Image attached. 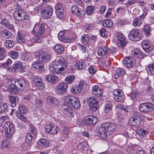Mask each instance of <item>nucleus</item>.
Instances as JSON below:
<instances>
[{"instance_id":"obj_37","label":"nucleus","mask_w":154,"mask_h":154,"mask_svg":"<svg viewBox=\"0 0 154 154\" xmlns=\"http://www.w3.org/2000/svg\"><path fill=\"white\" fill-rule=\"evenodd\" d=\"M17 41L19 43H23L25 41L23 34L18 31L17 36Z\"/></svg>"},{"instance_id":"obj_62","label":"nucleus","mask_w":154,"mask_h":154,"mask_svg":"<svg viewBox=\"0 0 154 154\" xmlns=\"http://www.w3.org/2000/svg\"><path fill=\"white\" fill-rule=\"evenodd\" d=\"M139 92L137 91L133 90L131 93V96L132 99L136 98L138 95Z\"/></svg>"},{"instance_id":"obj_19","label":"nucleus","mask_w":154,"mask_h":154,"mask_svg":"<svg viewBox=\"0 0 154 154\" xmlns=\"http://www.w3.org/2000/svg\"><path fill=\"white\" fill-rule=\"evenodd\" d=\"M49 69L51 72L54 74L62 75L64 73V68L63 66L57 68L54 65L50 66Z\"/></svg>"},{"instance_id":"obj_1","label":"nucleus","mask_w":154,"mask_h":154,"mask_svg":"<svg viewBox=\"0 0 154 154\" xmlns=\"http://www.w3.org/2000/svg\"><path fill=\"white\" fill-rule=\"evenodd\" d=\"M99 127L98 133V136L102 139L107 137V131H113L116 129V126L114 123L107 122L102 123Z\"/></svg>"},{"instance_id":"obj_23","label":"nucleus","mask_w":154,"mask_h":154,"mask_svg":"<svg viewBox=\"0 0 154 154\" xmlns=\"http://www.w3.org/2000/svg\"><path fill=\"white\" fill-rule=\"evenodd\" d=\"M142 54V52L138 49H135L131 52V54L134 57L140 59L143 58L145 56L144 54Z\"/></svg>"},{"instance_id":"obj_15","label":"nucleus","mask_w":154,"mask_h":154,"mask_svg":"<svg viewBox=\"0 0 154 154\" xmlns=\"http://www.w3.org/2000/svg\"><path fill=\"white\" fill-rule=\"evenodd\" d=\"M154 109V105L152 103H146L140 104L139 109L142 112H146L149 110H150Z\"/></svg>"},{"instance_id":"obj_52","label":"nucleus","mask_w":154,"mask_h":154,"mask_svg":"<svg viewBox=\"0 0 154 154\" xmlns=\"http://www.w3.org/2000/svg\"><path fill=\"white\" fill-rule=\"evenodd\" d=\"M88 70L90 74H94L97 71V69L96 66H91L89 67Z\"/></svg>"},{"instance_id":"obj_61","label":"nucleus","mask_w":154,"mask_h":154,"mask_svg":"<svg viewBox=\"0 0 154 154\" xmlns=\"http://www.w3.org/2000/svg\"><path fill=\"white\" fill-rule=\"evenodd\" d=\"M5 51L4 48L0 47V60H2L5 58Z\"/></svg>"},{"instance_id":"obj_28","label":"nucleus","mask_w":154,"mask_h":154,"mask_svg":"<svg viewBox=\"0 0 154 154\" xmlns=\"http://www.w3.org/2000/svg\"><path fill=\"white\" fill-rule=\"evenodd\" d=\"M33 67L39 70V71L42 72L44 71V66L42 63H40L38 61L34 62L32 64Z\"/></svg>"},{"instance_id":"obj_31","label":"nucleus","mask_w":154,"mask_h":154,"mask_svg":"<svg viewBox=\"0 0 154 154\" xmlns=\"http://www.w3.org/2000/svg\"><path fill=\"white\" fill-rule=\"evenodd\" d=\"M13 68L14 69L20 68L24 69L25 67L22 62L20 61H17L15 62L13 66Z\"/></svg>"},{"instance_id":"obj_57","label":"nucleus","mask_w":154,"mask_h":154,"mask_svg":"<svg viewBox=\"0 0 154 154\" xmlns=\"http://www.w3.org/2000/svg\"><path fill=\"white\" fill-rule=\"evenodd\" d=\"M148 69L150 75H154V63L149 64L148 66Z\"/></svg>"},{"instance_id":"obj_43","label":"nucleus","mask_w":154,"mask_h":154,"mask_svg":"<svg viewBox=\"0 0 154 154\" xmlns=\"http://www.w3.org/2000/svg\"><path fill=\"white\" fill-rule=\"evenodd\" d=\"M75 76L73 75H70L66 77L65 79V81L66 83L70 84L72 83L74 80Z\"/></svg>"},{"instance_id":"obj_46","label":"nucleus","mask_w":154,"mask_h":154,"mask_svg":"<svg viewBox=\"0 0 154 154\" xmlns=\"http://www.w3.org/2000/svg\"><path fill=\"white\" fill-rule=\"evenodd\" d=\"M62 109L66 111L71 113L72 111V108L70 107V105L67 103L63 104L62 106Z\"/></svg>"},{"instance_id":"obj_56","label":"nucleus","mask_w":154,"mask_h":154,"mask_svg":"<svg viewBox=\"0 0 154 154\" xmlns=\"http://www.w3.org/2000/svg\"><path fill=\"white\" fill-rule=\"evenodd\" d=\"M138 133L143 137H146L148 134V132L143 129H140L138 131Z\"/></svg>"},{"instance_id":"obj_35","label":"nucleus","mask_w":154,"mask_h":154,"mask_svg":"<svg viewBox=\"0 0 154 154\" xmlns=\"http://www.w3.org/2000/svg\"><path fill=\"white\" fill-rule=\"evenodd\" d=\"M142 31L144 32L146 36L150 35L151 30V27L148 25H145L142 29Z\"/></svg>"},{"instance_id":"obj_53","label":"nucleus","mask_w":154,"mask_h":154,"mask_svg":"<svg viewBox=\"0 0 154 154\" xmlns=\"http://www.w3.org/2000/svg\"><path fill=\"white\" fill-rule=\"evenodd\" d=\"M34 136L31 134L30 133H28L26 136V141L27 143H31L32 141V139Z\"/></svg>"},{"instance_id":"obj_32","label":"nucleus","mask_w":154,"mask_h":154,"mask_svg":"<svg viewBox=\"0 0 154 154\" xmlns=\"http://www.w3.org/2000/svg\"><path fill=\"white\" fill-rule=\"evenodd\" d=\"M125 72L124 69L122 68H119L117 69L114 75V78L117 79L119 78L120 76L124 75L125 74Z\"/></svg>"},{"instance_id":"obj_7","label":"nucleus","mask_w":154,"mask_h":154,"mask_svg":"<svg viewBox=\"0 0 154 154\" xmlns=\"http://www.w3.org/2000/svg\"><path fill=\"white\" fill-rule=\"evenodd\" d=\"M45 29L44 25L43 24L37 23L35 25L32 33L35 36H42L45 32Z\"/></svg>"},{"instance_id":"obj_59","label":"nucleus","mask_w":154,"mask_h":154,"mask_svg":"<svg viewBox=\"0 0 154 154\" xmlns=\"http://www.w3.org/2000/svg\"><path fill=\"white\" fill-rule=\"evenodd\" d=\"M5 44L7 48H11L14 45V42L11 40L6 41Z\"/></svg>"},{"instance_id":"obj_24","label":"nucleus","mask_w":154,"mask_h":154,"mask_svg":"<svg viewBox=\"0 0 154 154\" xmlns=\"http://www.w3.org/2000/svg\"><path fill=\"white\" fill-rule=\"evenodd\" d=\"M19 100V98L18 97L14 96H11L8 98L11 106L12 107H15L16 106Z\"/></svg>"},{"instance_id":"obj_4","label":"nucleus","mask_w":154,"mask_h":154,"mask_svg":"<svg viewBox=\"0 0 154 154\" xmlns=\"http://www.w3.org/2000/svg\"><path fill=\"white\" fill-rule=\"evenodd\" d=\"M86 101L91 111L93 112L97 110L99 104L97 99L94 97H89L87 98Z\"/></svg>"},{"instance_id":"obj_25","label":"nucleus","mask_w":154,"mask_h":154,"mask_svg":"<svg viewBox=\"0 0 154 154\" xmlns=\"http://www.w3.org/2000/svg\"><path fill=\"white\" fill-rule=\"evenodd\" d=\"M58 38L60 41L63 42L65 43L73 42L76 39V38L74 37L66 38L65 35L58 36Z\"/></svg>"},{"instance_id":"obj_42","label":"nucleus","mask_w":154,"mask_h":154,"mask_svg":"<svg viewBox=\"0 0 154 154\" xmlns=\"http://www.w3.org/2000/svg\"><path fill=\"white\" fill-rule=\"evenodd\" d=\"M144 84L146 85H148V87L147 88V91L149 93L151 94L152 93V89L150 85V82H149V79L147 78L145 79L144 81Z\"/></svg>"},{"instance_id":"obj_36","label":"nucleus","mask_w":154,"mask_h":154,"mask_svg":"<svg viewBox=\"0 0 154 154\" xmlns=\"http://www.w3.org/2000/svg\"><path fill=\"white\" fill-rule=\"evenodd\" d=\"M37 143L40 146L46 147H48L50 145L49 141L45 139H41L38 141Z\"/></svg>"},{"instance_id":"obj_39","label":"nucleus","mask_w":154,"mask_h":154,"mask_svg":"<svg viewBox=\"0 0 154 154\" xmlns=\"http://www.w3.org/2000/svg\"><path fill=\"white\" fill-rule=\"evenodd\" d=\"M81 41L85 45L87 44L89 41V38L88 34H84L81 37Z\"/></svg>"},{"instance_id":"obj_47","label":"nucleus","mask_w":154,"mask_h":154,"mask_svg":"<svg viewBox=\"0 0 154 154\" xmlns=\"http://www.w3.org/2000/svg\"><path fill=\"white\" fill-rule=\"evenodd\" d=\"M44 102L41 99H37L36 100L35 106L36 107H41L43 105Z\"/></svg>"},{"instance_id":"obj_50","label":"nucleus","mask_w":154,"mask_h":154,"mask_svg":"<svg viewBox=\"0 0 154 154\" xmlns=\"http://www.w3.org/2000/svg\"><path fill=\"white\" fill-rule=\"evenodd\" d=\"M113 94L114 96H120L124 95L122 91L120 89L114 90L113 92Z\"/></svg>"},{"instance_id":"obj_58","label":"nucleus","mask_w":154,"mask_h":154,"mask_svg":"<svg viewBox=\"0 0 154 154\" xmlns=\"http://www.w3.org/2000/svg\"><path fill=\"white\" fill-rule=\"evenodd\" d=\"M21 57L22 60L26 61L29 59V56L27 52H23L22 53Z\"/></svg>"},{"instance_id":"obj_2","label":"nucleus","mask_w":154,"mask_h":154,"mask_svg":"<svg viewBox=\"0 0 154 154\" xmlns=\"http://www.w3.org/2000/svg\"><path fill=\"white\" fill-rule=\"evenodd\" d=\"M14 84V85L11 84L9 86L8 91L10 94H17L18 93V89L21 91L23 90L26 85V82L22 79H16Z\"/></svg>"},{"instance_id":"obj_20","label":"nucleus","mask_w":154,"mask_h":154,"mask_svg":"<svg viewBox=\"0 0 154 154\" xmlns=\"http://www.w3.org/2000/svg\"><path fill=\"white\" fill-rule=\"evenodd\" d=\"M135 60L134 58L130 57L125 58L123 63L125 66L128 68H131L134 66L135 64Z\"/></svg>"},{"instance_id":"obj_54","label":"nucleus","mask_w":154,"mask_h":154,"mask_svg":"<svg viewBox=\"0 0 154 154\" xmlns=\"http://www.w3.org/2000/svg\"><path fill=\"white\" fill-rule=\"evenodd\" d=\"M53 125L51 123H49L46 125L45 126V130L46 132L50 134Z\"/></svg>"},{"instance_id":"obj_45","label":"nucleus","mask_w":154,"mask_h":154,"mask_svg":"<svg viewBox=\"0 0 154 154\" xmlns=\"http://www.w3.org/2000/svg\"><path fill=\"white\" fill-rule=\"evenodd\" d=\"M54 51L58 53H62L64 51L63 48L60 45H57L54 46Z\"/></svg>"},{"instance_id":"obj_18","label":"nucleus","mask_w":154,"mask_h":154,"mask_svg":"<svg viewBox=\"0 0 154 154\" xmlns=\"http://www.w3.org/2000/svg\"><path fill=\"white\" fill-rule=\"evenodd\" d=\"M67 65V61L64 58L60 57H57L56 59L53 62V65L58 66L60 65L66 66Z\"/></svg>"},{"instance_id":"obj_27","label":"nucleus","mask_w":154,"mask_h":154,"mask_svg":"<svg viewBox=\"0 0 154 154\" xmlns=\"http://www.w3.org/2000/svg\"><path fill=\"white\" fill-rule=\"evenodd\" d=\"M144 50L147 53H149L151 49V47L149 42L147 40L143 41L141 43Z\"/></svg>"},{"instance_id":"obj_14","label":"nucleus","mask_w":154,"mask_h":154,"mask_svg":"<svg viewBox=\"0 0 154 154\" xmlns=\"http://www.w3.org/2000/svg\"><path fill=\"white\" fill-rule=\"evenodd\" d=\"M117 43L119 47L121 48L124 47L126 45V38L121 33H118L117 35Z\"/></svg>"},{"instance_id":"obj_40","label":"nucleus","mask_w":154,"mask_h":154,"mask_svg":"<svg viewBox=\"0 0 154 154\" xmlns=\"http://www.w3.org/2000/svg\"><path fill=\"white\" fill-rule=\"evenodd\" d=\"M85 67V63L84 62H81L76 63L75 66V68L79 70L83 69Z\"/></svg>"},{"instance_id":"obj_63","label":"nucleus","mask_w":154,"mask_h":154,"mask_svg":"<svg viewBox=\"0 0 154 154\" xmlns=\"http://www.w3.org/2000/svg\"><path fill=\"white\" fill-rule=\"evenodd\" d=\"M56 12L63 11V10L61 5L59 3H57L55 7Z\"/></svg>"},{"instance_id":"obj_5","label":"nucleus","mask_w":154,"mask_h":154,"mask_svg":"<svg viewBox=\"0 0 154 154\" xmlns=\"http://www.w3.org/2000/svg\"><path fill=\"white\" fill-rule=\"evenodd\" d=\"M35 58L42 63H48L51 59L50 54L46 52L39 51L35 52Z\"/></svg>"},{"instance_id":"obj_33","label":"nucleus","mask_w":154,"mask_h":154,"mask_svg":"<svg viewBox=\"0 0 154 154\" xmlns=\"http://www.w3.org/2000/svg\"><path fill=\"white\" fill-rule=\"evenodd\" d=\"M0 34L2 36L5 38H9L11 36V32L10 31L6 29L1 31Z\"/></svg>"},{"instance_id":"obj_10","label":"nucleus","mask_w":154,"mask_h":154,"mask_svg":"<svg viewBox=\"0 0 154 154\" xmlns=\"http://www.w3.org/2000/svg\"><path fill=\"white\" fill-rule=\"evenodd\" d=\"M53 9L51 6H47L44 7L41 11V14L44 18H50L53 14Z\"/></svg>"},{"instance_id":"obj_6","label":"nucleus","mask_w":154,"mask_h":154,"mask_svg":"<svg viewBox=\"0 0 154 154\" xmlns=\"http://www.w3.org/2000/svg\"><path fill=\"white\" fill-rule=\"evenodd\" d=\"M4 127L6 137L8 138H11L15 130L14 125L10 122H7L5 124Z\"/></svg>"},{"instance_id":"obj_9","label":"nucleus","mask_w":154,"mask_h":154,"mask_svg":"<svg viewBox=\"0 0 154 154\" xmlns=\"http://www.w3.org/2000/svg\"><path fill=\"white\" fill-rule=\"evenodd\" d=\"M27 112V110L26 107L21 105L18 108V110L16 112V115L17 118L23 122L26 121V118L23 115Z\"/></svg>"},{"instance_id":"obj_34","label":"nucleus","mask_w":154,"mask_h":154,"mask_svg":"<svg viewBox=\"0 0 154 154\" xmlns=\"http://www.w3.org/2000/svg\"><path fill=\"white\" fill-rule=\"evenodd\" d=\"M75 97L72 95L65 96L63 98V100L68 104H70L71 102L74 101Z\"/></svg>"},{"instance_id":"obj_3","label":"nucleus","mask_w":154,"mask_h":154,"mask_svg":"<svg viewBox=\"0 0 154 154\" xmlns=\"http://www.w3.org/2000/svg\"><path fill=\"white\" fill-rule=\"evenodd\" d=\"M13 16L15 20L19 21H22L29 19V15L23 9L16 10L14 12Z\"/></svg>"},{"instance_id":"obj_13","label":"nucleus","mask_w":154,"mask_h":154,"mask_svg":"<svg viewBox=\"0 0 154 154\" xmlns=\"http://www.w3.org/2000/svg\"><path fill=\"white\" fill-rule=\"evenodd\" d=\"M32 81L37 88L42 90L45 88V84L41 78L35 76L33 78Z\"/></svg>"},{"instance_id":"obj_12","label":"nucleus","mask_w":154,"mask_h":154,"mask_svg":"<svg viewBox=\"0 0 154 154\" xmlns=\"http://www.w3.org/2000/svg\"><path fill=\"white\" fill-rule=\"evenodd\" d=\"M97 122L96 117L91 116H86L83 119L82 123L85 125H94Z\"/></svg>"},{"instance_id":"obj_21","label":"nucleus","mask_w":154,"mask_h":154,"mask_svg":"<svg viewBox=\"0 0 154 154\" xmlns=\"http://www.w3.org/2000/svg\"><path fill=\"white\" fill-rule=\"evenodd\" d=\"M146 14L147 13L146 12L140 16L139 18H135L133 21V26L135 27L140 26L142 24L141 20L143 19Z\"/></svg>"},{"instance_id":"obj_51","label":"nucleus","mask_w":154,"mask_h":154,"mask_svg":"<svg viewBox=\"0 0 154 154\" xmlns=\"http://www.w3.org/2000/svg\"><path fill=\"white\" fill-rule=\"evenodd\" d=\"M114 99L116 102L122 103L125 100V97L124 96H114Z\"/></svg>"},{"instance_id":"obj_30","label":"nucleus","mask_w":154,"mask_h":154,"mask_svg":"<svg viewBox=\"0 0 154 154\" xmlns=\"http://www.w3.org/2000/svg\"><path fill=\"white\" fill-rule=\"evenodd\" d=\"M75 101L71 102L70 104H69L72 109H76L80 107V103L78 99L75 97Z\"/></svg>"},{"instance_id":"obj_22","label":"nucleus","mask_w":154,"mask_h":154,"mask_svg":"<svg viewBox=\"0 0 154 154\" xmlns=\"http://www.w3.org/2000/svg\"><path fill=\"white\" fill-rule=\"evenodd\" d=\"M47 102L53 106L58 105L60 101L56 98L51 96H48L47 97Z\"/></svg>"},{"instance_id":"obj_55","label":"nucleus","mask_w":154,"mask_h":154,"mask_svg":"<svg viewBox=\"0 0 154 154\" xmlns=\"http://www.w3.org/2000/svg\"><path fill=\"white\" fill-rule=\"evenodd\" d=\"M10 54L11 58L14 59H17L19 56L18 53L14 51L10 52L9 55Z\"/></svg>"},{"instance_id":"obj_29","label":"nucleus","mask_w":154,"mask_h":154,"mask_svg":"<svg viewBox=\"0 0 154 154\" xmlns=\"http://www.w3.org/2000/svg\"><path fill=\"white\" fill-rule=\"evenodd\" d=\"M9 110L7 104L5 103H0V113H6Z\"/></svg>"},{"instance_id":"obj_48","label":"nucleus","mask_w":154,"mask_h":154,"mask_svg":"<svg viewBox=\"0 0 154 154\" xmlns=\"http://www.w3.org/2000/svg\"><path fill=\"white\" fill-rule=\"evenodd\" d=\"M112 109V104L110 103L106 104L105 106L104 112L106 113L111 111Z\"/></svg>"},{"instance_id":"obj_60","label":"nucleus","mask_w":154,"mask_h":154,"mask_svg":"<svg viewBox=\"0 0 154 154\" xmlns=\"http://www.w3.org/2000/svg\"><path fill=\"white\" fill-rule=\"evenodd\" d=\"M9 142L7 140H2L1 143V146L3 148L8 147Z\"/></svg>"},{"instance_id":"obj_49","label":"nucleus","mask_w":154,"mask_h":154,"mask_svg":"<svg viewBox=\"0 0 154 154\" xmlns=\"http://www.w3.org/2000/svg\"><path fill=\"white\" fill-rule=\"evenodd\" d=\"M81 90V88H79L77 86L72 87L71 89V91L73 94L79 93Z\"/></svg>"},{"instance_id":"obj_41","label":"nucleus","mask_w":154,"mask_h":154,"mask_svg":"<svg viewBox=\"0 0 154 154\" xmlns=\"http://www.w3.org/2000/svg\"><path fill=\"white\" fill-rule=\"evenodd\" d=\"M131 122L132 125L136 126L140 124V119L137 118L132 117L131 119Z\"/></svg>"},{"instance_id":"obj_44","label":"nucleus","mask_w":154,"mask_h":154,"mask_svg":"<svg viewBox=\"0 0 154 154\" xmlns=\"http://www.w3.org/2000/svg\"><path fill=\"white\" fill-rule=\"evenodd\" d=\"M86 10L87 14L90 15L92 14L94 11L95 8L93 6H89L86 7Z\"/></svg>"},{"instance_id":"obj_38","label":"nucleus","mask_w":154,"mask_h":154,"mask_svg":"<svg viewBox=\"0 0 154 154\" xmlns=\"http://www.w3.org/2000/svg\"><path fill=\"white\" fill-rule=\"evenodd\" d=\"M102 25L104 27L110 28L112 26V22L109 19L104 20L102 22Z\"/></svg>"},{"instance_id":"obj_26","label":"nucleus","mask_w":154,"mask_h":154,"mask_svg":"<svg viewBox=\"0 0 154 154\" xmlns=\"http://www.w3.org/2000/svg\"><path fill=\"white\" fill-rule=\"evenodd\" d=\"M46 80L52 84L56 83L58 81L57 77L54 75H49L46 76Z\"/></svg>"},{"instance_id":"obj_17","label":"nucleus","mask_w":154,"mask_h":154,"mask_svg":"<svg viewBox=\"0 0 154 154\" xmlns=\"http://www.w3.org/2000/svg\"><path fill=\"white\" fill-rule=\"evenodd\" d=\"M72 12L77 17L82 18L85 15L84 11L78 8L76 6H72L71 8Z\"/></svg>"},{"instance_id":"obj_16","label":"nucleus","mask_w":154,"mask_h":154,"mask_svg":"<svg viewBox=\"0 0 154 154\" xmlns=\"http://www.w3.org/2000/svg\"><path fill=\"white\" fill-rule=\"evenodd\" d=\"M97 54L99 56H109L110 55V50L106 46L102 45L98 48Z\"/></svg>"},{"instance_id":"obj_8","label":"nucleus","mask_w":154,"mask_h":154,"mask_svg":"<svg viewBox=\"0 0 154 154\" xmlns=\"http://www.w3.org/2000/svg\"><path fill=\"white\" fill-rule=\"evenodd\" d=\"M142 36L140 30L137 29H134L130 32L128 38L131 40L138 41L140 39Z\"/></svg>"},{"instance_id":"obj_11","label":"nucleus","mask_w":154,"mask_h":154,"mask_svg":"<svg viewBox=\"0 0 154 154\" xmlns=\"http://www.w3.org/2000/svg\"><path fill=\"white\" fill-rule=\"evenodd\" d=\"M68 85L64 82L59 83L56 87L55 91L58 95H61L65 93L68 87Z\"/></svg>"},{"instance_id":"obj_64","label":"nucleus","mask_w":154,"mask_h":154,"mask_svg":"<svg viewBox=\"0 0 154 154\" xmlns=\"http://www.w3.org/2000/svg\"><path fill=\"white\" fill-rule=\"evenodd\" d=\"M93 94L97 97H100L102 96L103 93L101 89L100 88V89L98 90V91H97L96 92H94V93Z\"/></svg>"}]
</instances>
